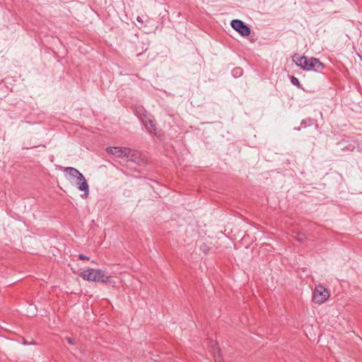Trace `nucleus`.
<instances>
[{"mask_svg":"<svg viewBox=\"0 0 362 362\" xmlns=\"http://www.w3.org/2000/svg\"><path fill=\"white\" fill-rule=\"evenodd\" d=\"M80 276L84 280L95 282L110 283L112 281V277L110 276H105L101 269H88L83 270Z\"/></svg>","mask_w":362,"mask_h":362,"instance_id":"7ed1b4c3","label":"nucleus"},{"mask_svg":"<svg viewBox=\"0 0 362 362\" xmlns=\"http://www.w3.org/2000/svg\"><path fill=\"white\" fill-rule=\"evenodd\" d=\"M134 115L141 120V122L146 118L147 112L141 105H135L133 109Z\"/></svg>","mask_w":362,"mask_h":362,"instance_id":"6e6552de","label":"nucleus"},{"mask_svg":"<svg viewBox=\"0 0 362 362\" xmlns=\"http://www.w3.org/2000/svg\"><path fill=\"white\" fill-rule=\"evenodd\" d=\"M356 148V145H355V143L354 144H346L345 146H344L343 147V150H348V151H354Z\"/></svg>","mask_w":362,"mask_h":362,"instance_id":"ddd939ff","label":"nucleus"},{"mask_svg":"<svg viewBox=\"0 0 362 362\" xmlns=\"http://www.w3.org/2000/svg\"><path fill=\"white\" fill-rule=\"evenodd\" d=\"M66 340L67 341V342L70 344H75V340L73 338H71V337H66Z\"/></svg>","mask_w":362,"mask_h":362,"instance_id":"f3484780","label":"nucleus"},{"mask_svg":"<svg viewBox=\"0 0 362 362\" xmlns=\"http://www.w3.org/2000/svg\"><path fill=\"white\" fill-rule=\"evenodd\" d=\"M214 360L215 362H223V359L218 348H217L216 351L214 353Z\"/></svg>","mask_w":362,"mask_h":362,"instance_id":"9b49d317","label":"nucleus"},{"mask_svg":"<svg viewBox=\"0 0 362 362\" xmlns=\"http://www.w3.org/2000/svg\"><path fill=\"white\" fill-rule=\"evenodd\" d=\"M201 250L205 253H208L209 250V247H208V245L205 243L202 244V245L201 246Z\"/></svg>","mask_w":362,"mask_h":362,"instance_id":"4468645a","label":"nucleus"},{"mask_svg":"<svg viewBox=\"0 0 362 362\" xmlns=\"http://www.w3.org/2000/svg\"><path fill=\"white\" fill-rule=\"evenodd\" d=\"M136 21H137L139 23H143V22H144V21H143L142 18H141V17H140V16H138V17L136 18Z\"/></svg>","mask_w":362,"mask_h":362,"instance_id":"a211bd4d","label":"nucleus"},{"mask_svg":"<svg viewBox=\"0 0 362 362\" xmlns=\"http://www.w3.org/2000/svg\"><path fill=\"white\" fill-rule=\"evenodd\" d=\"M141 122L150 134H156V123L148 115H147L146 118H144Z\"/></svg>","mask_w":362,"mask_h":362,"instance_id":"0eeeda50","label":"nucleus"},{"mask_svg":"<svg viewBox=\"0 0 362 362\" xmlns=\"http://www.w3.org/2000/svg\"><path fill=\"white\" fill-rule=\"evenodd\" d=\"M306 239V235L303 233H297L296 235V240L299 243H303Z\"/></svg>","mask_w":362,"mask_h":362,"instance_id":"9d476101","label":"nucleus"},{"mask_svg":"<svg viewBox=\"0 0 362 362\" xmlns=\"http://www.w3.org/2000/svg\"><path fill=\"white\" fill-rule=\"evenodd\" d=\"M291 81L292 84H293L294 86H296L300 88H301V85H300L298 79L296 77L292 76L291 78Z\"/></svg>","mask_w":362,"mask_h":362,"instance_id":"f8f14e48","label":"nucleus"},{"mask_svg":"<svg viewBox=\"0 0 362 362\" xmlns=\"http://www.w3.org/2000/svg\"><path fill=\"white\" fill-rule=\"evenodd\" d=\"M131 155H132V157L130 158H127L128 159V160L129 161H133V162H135V163H139L141 160L139 157V153H134L132 150H131Z\"/></svg>","mask_w":362,"mask_h":362,"instance_id":"1a4fd4ad","label":"nucleus"},{"mask_svg":"<svg viewBox=\"0 0 362 362\" xmlns=\"http://www.w3.org/2000/svg\"><path fill=\"white\" fill-rule=\"evenodd\" d=\"M78 259L81 260H88L89 257H86V255H84L83 254H80V255H78Z\"/></svg>","mask_w":362,"mask_h":362,"instance_id":"dca6fc26","label":"nucleus"},{"mask_svg":"<svg viewBox=\"0 0 362 362\" xmlns=\"http://www.w3.org/2000/svg\"><path fill=\"white\" fill-rule=\"evenodd\" d=\"M107 151L109 153H111L118 158H121L122 156L127 157V158H132V155H131V148H122V147H108L107 148Z\"/></svg>","mask_w":362,"mask_h":362,"instance_id":"423d86ee","label":"nucleus"},{"mask_svg":"<svg viewBox=\"0 0 362 362\" xmlns=\"http://www.w3.org/2000/svg\"><path fill=\"white\" fill-rule=\"evenodd\" d=\"M293 61L298 66L305 71L322 72L325 68V65L315 57L308 58L305 56L298 57L295 54L293 57Z\"/></svg>","mask_w":362,"mask_h":362,"instance_id":"f257e3e1","label":"nucleus"},{"mask_svg":"<svg viewBox=\"0 0 362 362\" xmlns=\"http://www.w3.org/2000/svg\"><path fill=\"white\" fill-rule=\"evenodd\" d=\"M329 297V291L322 285H317L315 286L313 295V300L318 304H321L326 301Z\"/></svg>","mask_w":362,"mask_h":362,"instance_id":"20e7f679","label":"nucleus"},{"mask_svg":"<svg viewBox=\"0 0 362 362\" xmlns=\"http://www.w3.org/2000/svg\"><path fill=\"white\" fill-rule=\"evenodd\" d=\"M64 172L70 177L76 178L78 189L83 192V194H82L81 197L83 198H87L89 194V186L84 175L77 169L72 167L65 168Z\"/></svg>","mask_w":362,"mask_h":362,"instance_id":"f03ea898","label":"nucleus"},{"mask_svg":"<svg viewBox=\"0 0 362 362\" xmlns=\"http://www.w3.org/2000/svg\"><path fill=\"white\" fill-rule=\"evenodd\" d=\"M37 146H38L37 145L33 146H32V148H35V147H37ZM25 148L26 149H29V148H31V147H26Z\"/></svg>","mask_w":362,"mask_h":362,"instance_id":"6ab92c4d","label":"nucleus"},{"mask_svg":"<svg viewBox=\"0 0 362 362\" xmlns=\"http://www.w3.org/2000/svg\"><path fill=\"white\" fill-rule=\"evenodd\" d=\"M230 25L242 36L247 37L250 35V28L241 20L235 19L231 21Z\"/></svg>","mask_w":362,"mask_h":362,"instance_id":"39448f33","label":"nucleus"},{"mask_svg":"<svg viewBox=\"0 0 362 362\" xmlns=\"http://www.w3.org/2000/svg\"><path fill=\"white\" fill-rule=\"evenodd\" d=\"M242 72H243V69H240V68H235L233 69V74H238V75H241L242 74Z\"/></svg>","mask_w":362,"mask_h":362,"instance_id":"2eb2a0df","label":"nucleus"}]
</instances>
